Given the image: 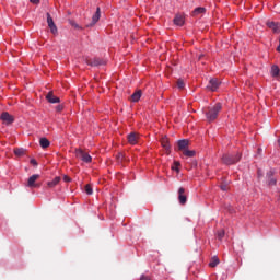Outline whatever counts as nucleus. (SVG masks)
<instances>
[{
  "label": "nucleus",
  "instance_id": "1",
  "mask_svg": "<svg viewBox=\"0 0 280 280\" xmlns=\"http://www.w3.org/2000/svg\"><path fill=\"white\" fill-rule=\"evenodd\" d=\"M220 110H222V103L214 104L213 107H210L206 112V119H208V121H215V119H218V115H220Z\"/></svg>",
  "mask_w": 280,
  "mask_h": 280
},
{
  "label": "nucleus",
  "instance_id": "2",
  "mask_svg": "<svg viewBox=\"0 0 280 280\" xmlns=\"http://www.w3.org/2000/svg\"><path fill=\"white\" fill-rule=\"evenodd\" d=\"M241 160H242V153H235V154L225 153L222 156V163H224V165H235V163H240Z\"/></svg>",
  "mask_w": 280,
  "mask_h": 280
},
{
  "label": "nucleus",
  "instance_id": "3",
  "mask_svg": "<svg viewBox=\"0 0 280 280\" xmlns=\"http://www.w3.org/2000/svg\"><path fill=\"white\" fill-rule=\"evenodd\" d=\"M74 154L77 159H80V161H82L83 163H92L93 161V158L91 156V154H89L82 149H75Z\"/></svg>",
  "mask_w": 280,
  "mask_h": 280
},
{
  "label": "nucleus",
  "instance_id": "4",
  "mask_svg": "<svg viewBox=\"0 0 280 280\" xmlns=\"http://www.w3.org/2000/svg\"><path fill=\"white\" fill-rule=\"evenodd\" d=\"M0 119L4 126H12V124H14V116L10 115L8 112H3L0 115Z\"/></svg>",
  "mask_w": 280,
  "mask_h": 280
},
{
  "label": "nucleus",
  "instance_id": "5",
  "mask_svg": "<svg viewBox=\"0 0 280 280\" xmlns=\"http://www.w3.org/2000/svg\"><path fill=\"white\" fill-rule=\"evenodd\" d=\"M101 18H102V10L100 9V7H97L96 12L92 15L91 23L86 24V27H95V25H97Z\"/></svg>",
  "mask_w": 280,
  "mask_h": 280
},
{
  "label": "nucleus",
  "instance_id": "6",
  "mask_svg": "<svg viewBox=\"0 0 280 280\" xmlns=\"http://www.w3.org/2000/svg\"><path fill=\"white\" fill-rule=\"evenodd\" d=\"M86 65H89V67H102L104 65H106V60L95 57L93 59H86Z\"/></svg>",
  "mask_w": 280,
  "mask_h": 280
},
{
  "label": "nucleus",
  "instance_id": "7",
  "mask_svg": "<svg viewBox=\"0 0 280 280\" xmlns=\"http://www.w3.org/2000/svg\"><path fill=\"white\" fill-rule=\"evenodd\" d=\"M38 178H40L39 174L32 175L27 180V187H30V189H38V187H40V184H36Z\"/></svg>",
  "mask_w": 280,
  "mask_h": 280
},
{
  "label": "nucleus",
  "instance_id": "8",
  "mask_svg": "<svg viewBox=\"0 0 280 280\" xmlns=\"http://www.w3.org/2000/svg\"><path fill=\"white\" fill-rule=\"evenodd\" d=\"M46 16H47L48 27L51 34H58V27L56 26V23H54V18H51V14L46 13Z\"/></svg>",
  "mask_w": 280,
  "mask_h": 280
},
{
  "label": "nucleus",
  "instance_id": "9",
  "mask_svg": "<svg viewBox=\"0 0 280 280\" xmlns=\"http://www.w3.org/2000/svg\"><path fill=\"white\" fill-rule=\"evenodd\" d=\"M207 89L209 91H218V89H220V81L218 79H210Z\"/></svg>",
  "mask_w": 280,
  "mask_h": 280
},
{
  "label": "nucleus",
  "instance_id": "10",
  "mask_svg": "<svg viewBox=\"0 0 280 280\" xmlns=\"http://www.w3.org/2000/svg\"><path fill=\"white\" fill-rule=\"evenodd\" d=\"M189 148V140L188 139H182L177 141V150L180 152H184V150H187Z\"/></svg>",
  "mask_w": 280,
  "mask_h": 280
},
{
  "label": "nucleus",
  "instance_id": "11",
  "mask_svg": "<svg viewBox=\"0 0 280 280\" xmlns=\"http://www.w3.org/2000/svg\"><path fill=\"white\" fill-rule=\"evenodd\" d=\"M266 25H267V27H269V30H272L273 34H279L280 33V23L268 21L266 23Z\"/></svg>",
  "mask_w": 280,
  "mask_h": 280
},
{
  "label": "nucleus",
  "instance_id": "12",
  "mask_svg": "<svg viewBox=\"0 0 280 280\" xmlns=\"http://www.w3.org/2000/svg\"><path fill=\"white\" fill-rule=\"evenodd\" d=\"M173 23L178 27H183L185 25V16H183L182 14H176L173 19Z\"/></svg>",
  "mask_w": 280,
  "mask_h": 280
},
{
  "label": "nucleus",
  "instance_id": "13",
  "mask_svg": "<svg viewBox=\"0 0 280 280\" xmlns=\"http://www.w3.org/2000/svg\"><path fill=\"white\" fill-rule=\"evenodd\" d=\"M178 200L179 205H187V196L185 195V188L183 187L178 189Z\"/></svg>",
  "mask_w": 280,
  "mask_h": 280
},
{
  "label": "nucleus",
  "instance_id": "14",
  "mask_svg": "<svg viewBox=\"0 0 280 280\" xmlns=\"http://www.w3.org/2000/svg\"><path fill=\"white\" fill-rule=\"evenodd\" d=\"M46 100L49 102V104H60V97L55 96L52 92H48Z\"/></svg>",
  "mask_w": 280,
  "mask_h": 280
},
{
  "label": "nucleus",
  "instance_id": "15",
  "mask_svg": "<svg viewBox=\"0 0 280 280\" xmlns=\"http://www.w3.org/2000/svg\"><path fill=\"white\" fill-rule=\"evenodd\" d=\"M127 139H128V143H130V145H137V141H138L139 137L137 136L136 132H130L127 136Z\"/></svg>",
  "mask_w": 280,
  "mask_h": 280
},
{
  "label": "nucleus",
  "instance_id": "16",
  "mask_svg": "<svg viewBox=\"0 0 280 280\" xmlns=\"http://www.w3.org/2000/svg\"><path fill=\"white\" fill-rule=\"evenodd\" d=\"M205 12H207V9L205 7H198L192 11V16L205 14Z\"/></svg>",
  "mask_w": 280,
  "mask_h": 280
},
{
  "label": "nucleus",
  "instance_id": "17",
  "mask_svg": "<svg viewBox=\"0 0 280 280\" xmlns=\"http://www.w3.org/2000/svg\"><path fill=\"white\" fill-rule=\"evenodd\" d=\"M143 93L141 90H137L132 95H131V102H139L141 100V95Z\"/></svg>",
  "mask_w": 280,
  "mask_h": 280
},
{
  "label": "nucleus",
  "instance_id": "18",
  "mask_svg": "<svg viewBox=\"0 0 280 280\" xmlns=\"http://www.w3.org/2000/svg\"><path fill=\"white\" fill-rule=\"evenodd\" d=\"M162 147L164 148V150H166V153L170 154V150H171V145H170V140H167V138H163L162 141Z\"/></svg>",
  "mask_w": 280,
  "mask_h": 280
},
{
  "label": "nucleus",
  "instance_id": "19",
  "mask_svg": "<svg viewBox=\"0 0 280 280\" xmlns=\"http://www.w3.org/2000/svg\"><path fill=\"white\" fill-rule=\"evenodd\" d=\"M39 144H40V148L45 150L46 148H49V145H51V142H49L47 138H40Z\"/></svg>",
  "mask_w": 280,
  "mask_h": 280
},
{
  "label": "nucleus",
  "instance_id": "20",
  "mask_svg": "<svg viewBox=\"0 0 280 280\" xmlns=\"http://www.w3.org/2000/svg\"><path fill=\"white\" fill-rule=\"evenodd\" d=\"M58 183H60V176L55 177L52 180L47 182V187H49L50 189H52V187H56V185H58Z\"/></svg>",
  "mask_w": 280,
  "mask_h": 280
},
{
  "label": "nucleus",
  "instance_id": "21",
  "mask_svg": "<svg viewBox=\"0 0 280 280\" xmlns=\"http://www.w3.org/2000/svg\"><path fill=\"white\" fill-rule=\"evenodd\" d=\"M183 154H184V156H188L189 159H191V158L196 156V151L186 149L183 151Z\"/></svg>",
  "mask_w": 280,
  "mask_h": 280
},
{
  "label": "nucleus",
  "instance_id": "22",
  "mask_svg": "<svg viewBox=\"0 0 280 280\" xmlns=\"http://www.w3.org/2000/svg\"><path fill=\"white\" fill-rule=\"evenodd\" d=\"M273 174H275V173H273L272 171H270L269 173H267V176H268V178H269V185H271V186L277 185V179L273 178V177H271Z\"/></svg>",
  "mask_w": 280,
  "mask_h": 280
},
{
  "label": "nucleus",
  "instance_id": "23",
  "mask_svg": "<svg viewBox=\"0 0 280 280\" xmlns=\"http://www.w3.org/2000/svg\"><path fill=\"white\" fill-rule=\"evenodd\" d=\"M220 264V258L218 256L212 257L211 261L209 262L210 268H215Z\"/></svg>",
  "mask_w": 280,
  "mask_h": 280
},
{
  "label": "nucleus",
  "instance_id": "24",
  "mask_svg": "<svg viewBox=\"0 0 280 280\" xmlns=\"http://www.w3.org/2000/svg\"><path fill=\"white\" fill-rule=\"evenodd\" d=\"M14 154L15 156H25V149L23 148L14 149Z\"/></svg>",
  "mask_w": 280,
  "mask_h": 280
},
{
  "label": "nucleus",
  "instance_id": "25",
  "mask_svg": "<svg viewBox=\"0 0 280 280\" xmlns=\"http://www.w3.org/2000/svg\"><path fill=\"white\" fill-rule=\"evenodd\" d=\"M279 72H280L279 66H272L271 67V75H272V78H277V75H279Z\"/></svg>",
  "mask_w": 280,
  "mask_h": 280
},
{
  "label": "nucleus",
  "instance_id": "26",
  "mask_svg": "<svg viewBox=\"0 0 280 280\" xmlns=\"http://www.w3.org/2000/svg\"><path fill=\"white\" fill-rule=\"evenodd\" d=\"M178 167H180V162L175 161V162H174V166H172V170H173L174 172H180V170H179Z\"/></svg>",
  "mask_w": 280,
  "mask_h": 280
},
{
  "label": "nucleus",
  "instance_id": "27",
  "mask_svg": "<svg viewBox=\"0 0 280 280\" xmlns=\"http://www.w3.org/2000/svg\"><path fill=\"white\" fill-rule=\"evenodd\" d=\"M85 194H88V196L93 195V187H91V185L85 186Z\"/></svg>",
  "mask_w": 280,
  "mask_h": 280
},
{
  "label": "nucleus",
  "instance_id": "28",
  "mask_svg": "<svg viewBox=\"0 0 280 280\" xmlns=\"http://www.w3.org/2000/svg\"><path fill=\"white\" fill-rule=\"evenodd\" d=\"M177 89H179V90L185 89V81H183V79H179L177 81Z\"/></svg>",
  "mask_w": 280,
  "mask_h": 280
},
{
  "label": "nucleus",
  "instance_id": "29",
  "mask_svg": "<svg viewBox=\"0 0 280 280\" xmlns=\"http://www.w3.org/2000/svg\"><path fill=\"white\" fill-rule=\"evenodd\" d=\"M224 235H225L224 230L219 231L218 232V240H220V241L224 240Z\"/></svg>",
  "mask_w": 280,
  "mask_h": 280
},
{
  "label": "nucleus",
  "instance_id": "30",
  "mask_svg": "<svg viewBox=\"0 0 280 280\" xmlns=\"http://www.w3.org/2000/svg\"><path fill=\"white\" fill-rule=\"evenodd\" d=\"M56 110H57V113H61V110H65V106H62V105H57V106H56Z\"/></svg>",
  "mask_w": 280,
  "mask_h": 280
},
{
  "label": "nucleus",
  "instance_id": "31",
  "mask_svg": "<svg viewBox=\"0 0 280 280\" xmlns=\"http://www.w3.org/2000/svg\"><path fill=\"white\" fill-rule=\"evenodd\" d=\"M30 163H31V165H34L35 167L38 165V162L36 161V159H31Z\"/></svg>",
  "mask_w": 280,
  "mask_h": 280
},
{
  "label": "nucleus",
  "instance_id": "32",
  "mask_svg": "<svg viewBox=\"0 0 280 280\" xmlns=\"http://www.w3.org/2000/svg\"><path fill=\"white\" fill-rule=\"evenodd\" d=\"M140 280H152L149 276L141 275Z\"/></svg>",
  "mask_w": 280,
  "mask_h": 280
},
{
  "label": "nucleus",
  "instance_id": "33",
  "mask_svg": "<svg viewBox=\"0 0 280 280\" xmlns=\"http://www.w3.org/2000/svg\"><path fill=\"white\" fill-rule=\"evenodd\" d=\"M63 180H65V183H71V177L65 175Z\"/></svg>",
  "mask_w": 280,
  "mask_h": 280
},
{
  "label": "nucleus",
  "instance_id": "34",
  "mask_svg": "<svg viewBox=\"0 0 280 280\" xmlns=\"http://www.w3.org/2000/svg\"><path fill=\"white\" fill-rule=\"evenodd\" d=\"M229 189V186H226V185H221V190L222 191H226Z\"/></svg>",
  "mask_w": 280,
  "mask_h": 280
},
{
  "label": "nucleus",
  "instance_id": "35",
  "mask_svg": "<svg viewBox=\"0 0 280 280\" xmlns=\"http://www.w3.org/2000/svg\"><path fill=\"white\" fill-rule=\"evenodd\" d=\"M30 1H31V3H34L35 5L40 3V0H30Z\"/></svg>",
  "mask_w": 280,
  "mask_h": 280
}]
</instances>
